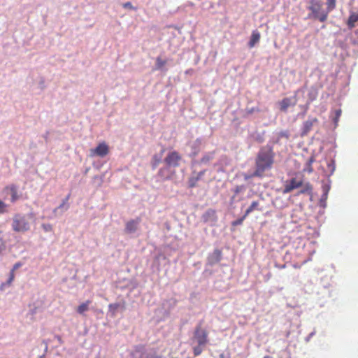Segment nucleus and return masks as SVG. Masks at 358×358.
<instances>
[{"label":"nucleus","mask_w":358,"mask_h":358,"mask_svg":"<svg viewBox=\"0 0 358 358\" xmlns=\"http://www.w3.org/2000/svg\"><path fill=\"white\" fill-rule=\"evenodd\" d=\"M14 278H15V272L13 271H10V275H9L8 280L7 281V285H10L11 283L13 282V281L14 280Z\"/></svg>","instance_id":"c756f323"},{"label":"nucleus","mask_w":358,"mask_h":358,"mask_svg":"<svg viewBox=\"0 0 358 358\" xmlns=\"http://www.w3.org/2000/svg\"><path fill=\"white\" fill-rule=\"evenodd\" d=\"M264 358H267V357H264Z\"/></svg>","instance_id":"58836bf2"},{"label":"nucleus","mask_w":358,"mask_h":358,"mask_svg":"<svg viewBox=\"0 0 358 358\" xmlns=\"http://www.w3.org/2000/svg\"><path fill=\"white\" fill-rule=\"evenodd\" d=\"M8 188L10 189L11 194L10 201L14 203L20 198V196L17 194V187L15 185H11Z\"/></svg>","instance_id":"f3484780"},{"label":"nucleus","mask_w":358,"mask_h":358,"mask_svg":"<svg viewBox=\"0 0 358 358\" xmlns=\"http://www.w3.org/2000/svg\"><path fill=\"white\" fill-rule=\"evenodd\" d=\"M222 252L219 250H215L213 254L208 257L210 264H214L221 260Z\"/></svg>","instance_id":"4468645a"},{"label":"nucleus","mask_w":358,"mask_h":358,"mask_svg":"<svg viewBox=\"0 0 358 358\" xmlns=\"http://www.w3.org/2000/svg\"><path fill=\"white\" fill-rule=\"evenodd\" d=\"M326 4L328 13L336 8V0H327Z\"/></svg>","instance_id":"aec40b11"},{"label":"nucleus","mask_w":358,"mask_h":358,"mask_svg":"<svg viewBox=\"0 0 358 358\" xmlns=\"http://www.w3.org/2000/svg\"><path fill=\"white\" fill-rule=\"evenodd\" d=\"M69 196H70V195H68L66 196V198L62 201V204L59 206V208L64 207L66 204V203L69 199Z\"/></svg>","instance_id":"f704fd0d"},{"label":"nucleus","mask_w":358,"mask_h":358,"mask_svg":"<svg viewBox=\"0 0 358 358\" xmlns=\"http://www.w3.org/2000/svg\"><path fill=\"white\" fill-rule=\"evenodd\" d=\"M12 229L15 232H26L30 229V224L24 215H14L12 221Z\"/></svg>","instance_id":"7ed1b4c3"},{"label":"nucleus","mask_w":358,"mask_h":358,"mask_svg":"<svg viewBox=\"0 0 358 358\" xmlns=\"http://www.w3.org/2000/svg\"><path fill=\"white\" fill-rule=\"evenodd\" d=\"M182 156L177 151L169 152L164 158V162L168 167H178Z\"/></svg>","instance_id":"39448f33"},{"label":"nucleus","mask_w":358,"mask_h":358,"mask_svg":"<svg viewBox=\"0 0 358 358\" xmlns=\"http://www.w3.org/2000/svg\"><path fill=\"white\" fill-rule=\"evenodd\" d=\"M91 304L90 300H87L85 302L82 303L79 305L76 309V311L80 315H83L85 312L89 310V306Z\"/></svg>","instance_id":"dca6fc26"},{"label":"nucleus","mask_w":358,"mask_h":358,"mask_svg":"<svg viewBox=\"0 0 358 358\" xmlns=\"http://www.w3.org/2000/svg\"><path fill=\"white\" fill-rule=\"evenodd\" d=\"M299 90L294 92V96L292 97H285L279 101V109L280 111L286 113L289 107H294L296 105L298 99L296 94Z\"/></svg>","instance_id":"0eeeda50"},{"label":"nucleus","mask_w":358,"mask_h":358,"mask_svg":"<svg viewBox=\"0 0 358 358\" xmlns=\"http://www.w3.org/2000/svg\"><path fill=\"white\" fill-rule=\"evenodd\" d=\"M171 167L165 166L161 168L158 171V176L164 180L171 179L173 175Z\"/></svg>","instance_id":"9b49d317"},{"label":"nucleus","mask_w":358,"mask_h":358,"mask_svg":"<svg viewBox=\"0 0 358 358\" xmlns=\"http://www.w3.org/2000/svg\"><path fill=\"white\" fill-rule=\"evenodd\" d=\"M123 7L124 8H128V9H131V10H134V7L132 6L131 3L128 1V2H126L123 4Z\"/></svg>","instance_id":"473e14b6"},{"label":"nucleus","mask_w":358,"mask_h":358,"mask_svg":"<svg viewBox=\"0 0 358 358\" xmlns=\"http://www.w3.org/2000/svg\"><path fill=\"white\" fill-rule=\"evenodd\" d=\"M322 2L320 0H310V6L309 10L313 14L315 18L318 19L320 22H323L327 20L328 17L327 13H319L322 8Z\"/></svg>","instance_id":"20e7f679"},{"label":"nucleus","mask_w":358,"mask_h":358,"mask_svg":"<svg viewBox=\"0 0 358 358\" xmlns=\"http://www.w3.org/2000/svg\"><path fill=\"white\" fill-rule=\"evenodd\" d=\"M245 218H246V217H245V215H244L242 217H241V218H239V219L232 222V225L233 226L241 225Z\"/></svg>","instance_id":"cd10ccee"},{"label":"nucleus","mask_w":358,"mask_h":358,"mask_svg":"<svg viewBox=\"0 0 358 358\" xmlns=\"http://www.w3.org/2000/svg\"><path fill=\"white\" fill-rule=\"evenodd\" d=\"M22 265V264L21 262H17L15 263L13 266V268L11 269V271H15V270H17V268H19L20 267H21Z\"/></svg>","instance_id":"72a5a7b5"},{"label":"nucleus","mask_w":358,"mask_h":358,"mask_svg":"<svg viewBox=\"0 0 358 358\" xmlns=\"http://www.w3.org/2000/svg\"><path fill=\"white\" fill-rule=\"evenodd\" d=\"M358 21V14L353 13L351 14L348 19V26L350 27H353L355 23Z\"/></svg>","instance_id":"412c9836"},{"label":"nucleus","mask_w":358,"mask_h":358,"mask_svg":"<svg viewBox=\"0 0 358 358\" xmlns=\"http://www.w3.org/2000/svg\"><path fill=\"white\" fill-rule=\"evenodd\" d=\"M328 189H329L328 188L326 189V192H325L326 194H327Z\"/></svg>","instance_id":"e433bc0d"},{"label":"nucleus","mask_w":358,"mask_h":358,"mask_svg":"<svg viewBox=\"0 0 358 358\" xmlns=\"http://www.w3.org/2000/svg\"><path fill=\"white\" fill-rule=\"evenodd\" d=\"M204 174V171H200L197 173L196 176L190 177L188 180V187L193 188L197 185L198 182L201 179Z\"/></svg>","instance_id":"f8f14e48"},{"label":"nucleus","mask_w":358,"mask_h":358,"mask_svg":"<svg viewBox=\"0 0 358 358\" xmlns=\"http://www.w3.org/2000/svg\"><path fill=\"white\" fill-rule=\"evenodd\" d=\"M119 307H120V304L117 303H111L109 305L110 310H113V313H115Z\"/></svg>","instance_id":"2f4dec72"},{"label":"nucleus","mask_w":358,"mask_h":358,"mask_svg":"<svg viewBox=\"0 0 358 358\" xmlns=\"http://www.w3.org/2000/svg\"><path fill=\"white\" fill-rule=\"evenodd\" d=\"M341 113H342L341 109H337L335 110V117L334 118L333 120L336 125H337V124H338L339 118L341 115Z\"/></svg>","instance_id":"a878e982"},{"label":"nucleus","mask_w":358,"mask_h":358,"mask_svg":"<svg viewBox=\"0 0 358 358\" xmlns=\"http://www.w3.org/2000/svg\"><path fill=\"white\" fill-rule=\"evenodd\" d=\"M205 216L215 217L216 211L213 209H209L208 210L206 211Z\"/></svg>","instance_id":"c85d7f7f"},{"label":"nucleus","mask_w":358,"mask_h":358,"mask_svg":"<svg viewBox=\"0 0 358 358\" xmlns=\"http://www.w3.org/2000/svg\"><path fill=\"white\" fill-rule=\"evenodd\" d=\"M5 244L3 243H1L0 245V254L2 252L3 250H5Z\"/></svg>","instance_id":"c9c22d12"},{"label":"nucleus","mask_w":358,"mask_h":358,"mask_svg":"<svg viewBox=\"0 0 358 358\" xmlns=\"http://www.w3.org/2000/svg\"><path fill=\"white\" fill-rule=\"evenodd\" d=\"M299 187H301V189L299 191L298 195L305 194H310L312 193V185L308 182L303 183L301 178L299 179L297 178H292L285 182L282 193L287 194Z\"/></svg>","instance_id":"f03ea898"},{"label":"nucleus","mask_w":358,"mask_h":358,"mask_svg":"<svg viewBox=\"0 0 358 358\" xmlns=\"http://www.w3.org/2000/svg\"><path fill=\"white\" fill-rule=\"evenodd\" d=\"M166 64V60H163L161 57H158L156 59V66L155 69H161Z\"/></svg>","instance_id":"4be33fe9"},{"label":"nucleus","mask_w":358,"mask_h":358,"mask_svg":"<svg viewBox=\"0 0 358 358\" xmlns=\"http://www.w3.org/2000/svg\"><path fill=\"white\" fill-rule=\"evenodd\" d=\"M275 153L271 147L261 148L255 159V170L252 177L262 178L266 171L270 170L274 163Z\"/></svg>","instance_id":"f257e3e1"},{"label":"nucleus","mask_w":358,"mask_h":358,"mask_svg":"<svg viewBox=\"0 0 358 358\" xmlns=\"http://www.w3.org/2000/svg\"><path fill=\"white\" fill-rule=\"evenodd\" d=\"M259 202L257 201H254L251 203V205L249 206V208L246 210L245 213V217H247L250 213H252L255 210H259L258 208L259 206Z\"/></svg>","instance_id":"6ab92c4d"},{"label":"nucleus","mask_w":358,"mask_h":358,"mask_svg":"<svg viewBox=\"0 0 358 358\" xmlns=\"http://www.w3.org/2000/svg\"><path fill=\"white\" fill-rule=\"evenodd\" d=\"M317 90L315 87H312L310 89V91L308 94V102H307V106L313 101H315L317 97Z\"/></svg>","instance_id":"2eb2a0df"},{"label":"nucleus","mask_w":358,"mask_h":358,"mask_svg":"<svg viewBox=\"0 0 358 358\" xmlns=\"http://www.w3.org/2000/svg\"><path fill=\"white\" fill-rule=\"evenodd\" d=\"M279 138H285L288 139L289 138V133L288 131H282L278 134Z\"/></svg>","instance_id":"bb28decb"},{"label":"nucleus","mask_w":358,"mask_h":358,"mask_svg":"<svg viewBox=\"0 0 358 358\" xmlns=\"http://www.w3.org/2000/svg\"><path fill=\"white\" fill-rule=\"evenodd\" d=\"M160 162H161L160 158L157 155H155L153 156L152 160V169H155L157 167V166L159 165V164L160 163Z\"/></svg>","instance_id":"5701e85b"},{"label":"nucleus","mask_w":358,"mask_h":358,"mask_svg":"<svg viewBox=\"0 0 358 358\" xmlns=\"http://www.w3.org/2000/svg\"><path fill=\"white\" fill-rule=\"evenodd\" d=\"M318 122L317 118H312L308 119L306 122H303V131L302 134L306 135L307 134L311 129L314 124L317 123Z\"/></svg>","instance_id":"9d476101"},{"label":"nucleus","mask_w":358,"mask_h":358,"mask_svg":"<svg viewBox=\"0 0 358 358\" xmlns=\"http://www.w3.org/2000/svg\"><path fill=\"white\" fill-rule=\"evenodd\" d=\"M141 222L140 218H136V220H129L126 223L125 231L127 233H133L136 231L138 228V225Z\"/></svg>","instance_id":"1a4fd4ad"},{"label":"nucleus","mask_w":358,"mask_h":358,"mask_svg":"<svg viewBox=\"0 0 358 358\" xmlns=\"http://www.w3.org/2000/svg\"><path fill=\"white\" fill-rule=\"evenodd\" d=\"M315 157L312 156L310 157L308 161L306 162V166L305 168L303 169V172H307L308 173H310L313 171V163L315 162Z\"/></svg>","instance_id":"a211bd4d"},{"label":"nucleus","mask_w":358,"mask_h":358,"mask_svg":"<svg viewBox=\"0 0 358 358\" xmlns=\"http://www.w3.org/2000/svg\"><path fill=\"white\" fill-rule=\"evenodd\" d=\"M260 37V33L257 30L252 31L248 46L250 48H253L259 41Z\"/></svg>","instance_id":"ddd939ff"},{"label":"nucleus","mask_w":358,"mask_h":358,"mask_svg":"<svg viewBox=\"0 0 358 358\" xmlns=\"http://www.w3.org/2000/svg\"><path fill=\"white\" fill-rule=\"evenodd\" d=\"M145 358H162V355L154 350L148 353Z\"/></svg>","instance_id":"393cba45"},{"label":"nucleus","mask_w":358,"mask_h":358,"mask_svg":"<svg viewBox=\"0 0 358 358\" xmlns=\"http://www.w3.org/2000/svg\"><path fill=\"white\" fill-rule=\"evenodd\" d=\"M8 212V205L0 200V214H3Z\"/></svg>","instance_id":"b1692460"},{"label":"nucleus","mask_w":358,"mask_h":358,"mask_svg":"<svg viewBox=\"0 0 358 358\" xmlns=\"http://www.w3.org/2000/svg\"><path fill=\"white\" fill-rule=\"evenodd\" d=\"M91 156H99L103 157L109 152L108 145L103 142L99 143L94 149L90 150Z\"/></svg>","instance_id":"6e6552de"},{"label":"nucleus","mask_w":358,"mask_h":358,"mask_svg":"<svg viewBox=\"0 0 358 358\" xmlns=\"http://www.w3.org/2000/svg\"><path fill=\"white\" fill-rule=\"evenodd\" d=\"M0 242H1V243H3V241H2V240H1V238H0Z\"/></svg>","instance_id":"4c0bfd02"},{"label":"nucleus","mask_w":358,"mask_h":358,"mask_svg":"<svg viewBox=\"0 0 358 358\" xmlns=\"http://www.w3.org/2000/svg\"><path fill=\"white\" fill-rule=\"evenodd\" d=\"M194 337L200 346L206 345L208 342V331L201 327V324H198L194 330Z\"/></svg>","instance_id":"423d86ee"},{"label":"nucleus","mask_w":358,"mask_h":358,"mask_svg":"<svg viewBox=\"0 0 358 358\" xmlns=\"http://www.w3.org/2000/svg\"><path fill=\"white\" fill-rule=\"evenodd\" d=\"M202 352V349L200 345L194 348V356H198L201 355Z\"/></svg>","instance_id":"7c9ffc66"}]
</instances>
